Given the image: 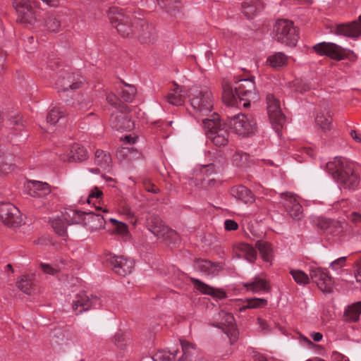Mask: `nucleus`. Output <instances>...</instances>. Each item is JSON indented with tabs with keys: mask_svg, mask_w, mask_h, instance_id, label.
<instances>
[{
	"mask_svg": "<svg viewBox=\"0 0 361 361\" xmlns=\"http://www.w3.org/2000/svg\"><path fill=\"white\" fill-rule=\"evenodd\" d=\"M333 178L345 189L355 190L360 183V176L353 163L344 157H335L326 165Z\"/></svg>",
	"mask_w": 361,
	"mask_h": 361,
	"instance_id": "obj_1",
	"label": "nucleus"
},
{
	"mask_svg": "<svg viewBox=\"0 0 361 361\" xmlns=\"http://www.w3.org/2000/svg\"><path fill=\"white\" fill-rule=\"evenodd\" d=\"M188 97L193 110L194 116L197 119L210 118L213 109L212 92L208 87L192 86L188 90Z\"/></svg>",
	"mask_w": 361,
	"mask_h": 361,
	"instance_id": "obj_2",
	"label": "nucleus"
},
{
	"mask_svg": "<svg viewBox=\"0 0 361 361\" xmlns=\"http://www.w3.org/2000/svg\"><path fill=\"white\" fill-rule=\"evenodd\" d=\"M210 118H203V126L209 139L216 147L226 146L228 142L229 132L221 123L219 114L213 113Z\"/></svg>",
	"mask_w": 361,
	"mask_h": 361,
	"instance_id": "obj_3",
	"label": "nucleus"
},
{
	"mask_svg": "<svg viewBox=\"0 0 361 361\" xmlns=\"http://www.w3.org/2000/svg\"><path fill=\"white\" fill-rule=\"evenodd\" d=\"M182 355L176 360V350L173 352L160 350L152 357L153 361H197L200 359V350L194 345L181 342Z\"/></svg>",
	"mask_w": 361,
	"mask_h": 361,
	"instance_id": "obj_4",
	"label": "nucleus"
},
{
	"mask_svg": "<svg viewBox=\"0 0 361 361\" xmlns=\"http://www.w3.org/2000/svg\"><path fill=\"white\" fill-rule=\"evenodd\" d=\"M108 17L111 25L122 37H127L135 35V30L133 28V26L136 27L135 21L133 23L121 8L111 7L108 11Z\"/></svg>",
	"mask_w": 361,
	"mask_h": 361,
	"instance_id": "obj_5",
	"label": "nucleus"
},
{
	"mask_svg": "<svg viewBox=\"0 0 361 361\" xmlns=\"http://www.w3.org/2000/svg\"><path fill=\"white\" fill-rule=\"evenodd\" d=\"M275 39L287 46L295 47L297 44L298 35L293 23L288 20H278L274 27Z\"/></svg>",
	"mask_w": 361,
	"mask_h": 361,
	"instance_id": "obj_6",
	"label": "nucleus"
},
{
	"mask_svg": "<svg viewBox=\"0 0 361 361\" xmlns=\"http://www.w3.org/2000/svg\"><path fill=\"white\" fill-rule=\"evenodd\" d=\"M13 6L22 23L34 25L40 21L42 11L32 7L28 0H13Z\"/></svg>",
	"mask_w": 361,
	"mask_h": 361,
	"instance_id": "obj_7",
	"label": "nucleus"
},
{
	"mask_svg": "<svg viewBox=\"0 0 361 361\" xmlns=\"http://www.w3.org/2000/svg\"><path fill=\"white\" fill-rule=\"evenodd\" d=\"M267 114L273 128L279 136L286 121V118L281 111L279 100L272 94H268L266 97Z\"/></svg>",
	"mask_w": 361,
	"mask_h": 361,
	"instance_id": "obj_8",
	"label": "nucleus"
},
{
	"mask_svg": "<svg viewBox=\"0 0 361 361\" xmlns=\"http://www.w3.org/2000/svg\"><path fill=\"white\" fill-rule=\"evenodd\" d=\"M229 125L235 133L243 137L253 133L257 128L255 118L252 114L235 115L231 118Z\"/></svg>",
	"mask_w": 361,
	"mask_h": 361,
	"instance_id": "obj_9",
	"label": "nucleus"
},
{
	"mask_svg": "<svg viewBox=\"0 0 361 361\" xmlns=\"http://www.w3.org/2000/svg\"><path fill=\"white\" fill-rule=\"evenodd\" d=\"M235 93L239 99L240 104L244 107H248L250 102L258 98V93L256 90L253 78L240 79L235 86Z\"/></svg>",
	"mask_w": 361,
	"mask_h": 361,
	"instance_id": "obj_10",
	"label": "nucleus"
},
{
	"mask_svg": "<svg viewBox=\"0 0 361 361\" xmlns=\"http://www.w3.org/2000/svg\"><path fill=\"white\" fill-rule=\"evenodd\" d=\"M0 221L9 227H19L23 223L20 210L10 202H0Z\"/></svg>",
	"mask_w": 361,
	"mask_h": 361,
	"instance_id": "obj_11",
	"label": "nucleus"
},
{
	"mask_svg": "<svg viewBox=\"0 0 361 361\" xmlns=\"http://www.w3.org/2000/svg\"><path fill=\"white\" fill-rule=\"evenodd\" d=\"M280 196V203L290 216L294 220L300 221L303 217L302 207L294 194L286 192L281 193Z\"/></svg>",
	"mask_w": 361,
	"mask_h": 361,
	"instance_id": "obj_12",
	"label": "nucleus"
},
{
	"mask_svg": "<svg viewBox=\"0 0 361 361\" xmlns=\"http://www.w3.org/2000/svg\"><path fill=\"white\" fill-rule=\"evenodd\" d=\"M313 49L320 56H326L334 60L341 61L345 58V49L332 42H322L313 46Z\"/></svg>",
	"mask_w": 361,
	"mask_h": 361,
	"instance_id": "obj_13",
	"label": "nucleus"
},
{
	"mask_svg": "<svg viewBox=\"0 0 361 361\" xmlns=\"http://www.w3.org/2000/svg\"><path fill=\"white\" fill-rule=\"evenodd\" d=\"M135 24H136V29L134 35L141 43L151 44L157 40V32L152 24H149L143 19H136Z\"/></svg>",
	"mask_w": 361,
	"mask_h": 361,
	"instance_id": "obj_14",
	"label": "nucleus"
},
{
	"mask_svg": "<svg viewBox=\"0 0 361 361\" xmlns=\"http://www.w3.org/2000/svg\"><path fill=\"white\" fill-rule=\"evenodd\" d=\"M120 107L121 111L117 109L111 115L110 125L116 130H130L133 128V123L127 115L129 108L125 104H122Z\"/></svg>",
	"mask_w": 361,
	"mask_h": 361,
	"instance_id": "obj_15",
	"label": "nucleus"
},
{
	"mask_svg": "<svg viewBox=\"0 0 361 361\" xmlns=\"http://www.w3.org/2000/svg\"><path fill=\"white\" fill-rule=\"evenodd\" d=\"M310 276L318 288L323 293H329L333 290V281L328 271L321 268L310 270Z\"/></svg>",
	"mask_w": 361,
	"mask_h": 361,
	"instance_id": "obj_16",
	"label": "nucleus"
},
{
	"mask_svg": "<svg viewBox=\"0 0 361 361\" xmlns=\"http://www.w3.org/2000/svg\"><path fill=\"white\" fill-rule=\"evenodd\" d=\"M82 83L81 76L72 73H66L59 76L56 85L59 92H67L79 89Z\"/></svg>",
	"mask_w": 361,
	"mask_h": 361,
	"instance_id": "obj_17",
	"label": "nucleus"
},
{
	"mask_svg": "<svg viewBox=\"0 0 361 361\" xmlns=\"http://www.w3.org/2000/svg\"><path fill=\"white\" fill-rule=\"evenodd\" d=\"M331 32L337 35L356 38L361 35L360 16L351 23L338 24L332 27Z\"/></svg>",
	"mask_w": 361,
	"mask_h": 361,
	"instance_id": "obj_18",
	"label": "nucleus"
},
{
	"mask_svg": "<svg viewBox=\"0 0 361 361\" xmlns=\"http://www.w3.org/2000/svg\"><path fill=\"white\" fill-rule=\"evenodd\" d=\"M99 303V298L97 297L90 298L85 293L82 292L76 295L73 300L72 307L76 314H80L94 307Z\"/></svg>",
	"mask_w": 361,
	"mask_h": 361,
	"instance_id": "obj_19",
	"label": "nucleus"
},
{
	"mask_svg": "<svg viewBox=\"0 0 361 361\" xmlns=\"http://www.w3.org/2000/svg\"><path fill=\"white\" fill-rule=\"evenodd\" d=\"M109 260L115 273L121 276L130 274L134 268V262L123 256L110 257Z\"/></svg>",
	"mask_w": 361,
	"mask_h": 361,
	"instance_id": "obj_20",
	"label": "nucleus"
},
{
	"mask_svg": "<svg viewBox=\"0 0 361 361\" xmlns=\"http://www.w3.org/2000/svg\"><path fill=\"white\" fill-rule=\"evenodd\" d=\"M82 224L87 226L91 231H94L104 228L106 221L100 214H96L94 212H85Z\"/></svg>",
	"mask_w": 361,
	"mask_h": 361,
	"instance_id": "obj_21",
	"label": "nucleus"
},
{
	"mask_svg": "<svg viewBox=\"0 0 361 361\" xmlns=\"http://www.w3.org/2000/svg\"><path fill=\"white\" fill-rule=\"evenodd\" d=\"M243 286L252 293L269 292L271 288L269 282L259 276H255L250 281L243 283Z\"/></svg>",
	"mask_w": 361,
	"mask_h": 361,
	"instance_id": "obj_22",
	"label": "nucleus"
},
{
	"mask_svg": "<svg viewBox=\"0 0 361 361\" xmlns=\"http://www.w3.org/2000/svg\"><path fill=\"white\" fill-rule=\"evenodd\" d=\"M68 264V260L64 258H58L53 263L39 264V267L45 274L55 276L63 270Z\"/></svg>",
	"mask_w": 361,
	"mask_h": 361,
	"instance_id": "obj_23",
	"label": "nucleus"
},
{
	"mask_svg": "<svg viewBox=\"0 0 361 361\" xmlns=\"http://www.w3.org/2000/svg\"><path fill=\"white\" fill-rule=\"evenodd\" d=\"M87 157V152L83 146L79 144H73L70 153L62 157L61 159L63 161H82L86 160Z\"/></svg>",
	"mask_w": 361,
	"mask_h": 361,
	"instance_id": "obj_24",
	"label": "nucleus"
},
{
	"mask_svg": "<svg viewBox=\"0 0 361 361\" xmlns=\"http://www.w3.org/2000/svg\"><path fill=\"white\" fill-rule=\"evenodd\" d=\"M195 267L206 275L217 274L221 269L219 264L202 259L195 261Z\"/></svg>",
	"mask_w": 361,
	"mask_h": 361,
	"instance_id": "obj_25",
	"label": "nucleus"
},
{
	"mask_svg": "<svg viewBox=\"0 0 361 361\" xmlns=\"http://www.w3.org/2000/svg\"><path fill=\"white\" fill-rule=\"evenodd\" d=\"M85 215V212L72 208H66L62 212L63 219L68 225L82 224Z\"/></svg>",
	"mask_w": 361,
	"mask_h": 361,
	"instance_id": "obj_26",
	"label": "nucleus"
},
{
	"mask_svg": "<svg viewBox=\"0 0 361 361\" xmlns=\"http://www.w3.org/2000/svg\"><path fill=\"white\" fill-rule=\"evenodd\" d=\"M288 56L283 52H276L267 57L266 64L268 66L279 70L288 65Z\"/></svg>",
	"mask_w": 361,
	"mask_h": 361,
	"instance_id": "obj_27",
	"label": "nucleus"
},
{
	"mask_svg": "<svg viewBox=\"0 0 361 361\" xmlns=\"http://www.w3.org/2000/svg\"><path fill=\"white\" fill-rule=\"evenodd\" d=\"M51 192L48 183L40 181H32L29 186V194L34 197H44Z\"/></svg>",
	"mask_w": 361,
	"mask_h": 361,
	"instance_id": "obj_28",
	"label": "nucleus"
},
{
	"mask_svg": "<svg viewBox=\"0 0 361 361\" xmlns=\"http://www.w3.org/2000/svg\"><path fill=\"white\" fill-rule=\"evenodd\" d=\"M231 194L235 199L241 200L246 204L252 203L254 201V196L252 192L244 185H237L232 188Z\"/></svg>",
	"mask_w": 361,
	"mask_h": 361,
	"instance_id": "obj_29",
	"label": "nucleus"
},
{
	"mask_svg": "<svg viewBox=\"0 0 361 361\" xmlns=\"http://www.w3.org/2000/svg\"><path fill=\"white\" fill-rule=\"evenodd\" d=\"M262 8L259 0H245L242 4L243 13L248 19L255 16L262 10Z\"/></svg>",
	"mask_w": 361,
	"mask_h": 361,
	"instance_id": "obj_30",
	"label": "nucleus"
},
{
	"mask_svg": "<svg viewBox=\"0 0 361 361\" xmlns=\"http://www.w3.org/2000/svg\"><path fill=\"white\" fill-rule=\"evenodd\" d=\"M173 86L174 87L166 96V99L172 105L180 106L184 103L185 94H183L181 87L176 83H174Z\"/></svg>",
	"mask_w": 361,
	"mask_h": 361,
	"instance_id": "obj_31",
	"label": "nucleus"
},
{
	"mask_svg": "<svg viewBox=\"0 0 361 361\" xmlns=\"http://www.w3.org/2000/svg\"><path fill=\"white\" fill-rule=\"evenodd\" d=\"M191 280L195 286V288L202 293L212 296H216L219 298L225 297V293L216 290L214 288L209 286V285L202 282L198 279H192Z\"/></svg>",
	"mask_w": 361,
	"mask_h": 361,
	"instance_id": "obj_32",
	"label": "nucleus"
},
{
	"mask_svg": "<svg viewBox=\"0 0 361 361\" xmlns=\"http://www.w3.org/2000/svg\"><path fill=\"white\" fill-rule=\"evenodd\" d=\"M222 99L224 102L228 106L240 105L239 99L235 93V90L229 84H224L223 86Z\"/></svg>",
	"mask_w": 361,
	"mask_h": 361,
	"instance_id": "obj_33",
	"label": "nucleus"
},
{
	"mask_svg": "<svg viewBox=\"0 0 361 361\" xmlns=\"http://www.w3.org/2000/svg\"><path fill=\"white\" fill-rule=\"evenodd\" d=\"M219 315L222 317L221 324L225 326L231 327V336L228 335V337L230 338L231 343H234L238 338V332L235 329L233 328L235 319L233 314L224 311H221L219 313Z\"/></svg>",
	"mask_w": 361,
	"mask_h": 361,
	"instance_id": "obj_34",
	"label": "nucleus"
},
{
	"mask_svg": "<svg viewBox=\"0 0 361 361\" xmlns=\"http://www.w3.org/2000/svg\"><path fill=\"white\" fill-rule=\"evenodd\" d=\"M361 314V301L347 307L344 311V317L346 321L355 322L359 320Z\"/></svg>",
	"mask_w": 361,
	"mask_h": 361,
	"instance_id": "obj_35",
	"label": "nucleus"
},
{
	"mask_svg": "<svg viewBox=\"0 0 361 361\" xmlns=\"http://www.w3.org/2000/svg\"><path fill=\"white\" fill-rule=\"evenodd\" d=\"M155 222L152 220L148 222L149 224V230L152 232L154 235H157L159 238H163L168 233L169 228L164 226L161 221L157 218L154 219Z\"/></svg>",
	"mask_w": 361,
	"mask_h": 361,
	"instance_id": "obj_36",
	"label": "nucleus"
},
{
	"mask_svg": "<svg viewBox=\"0 0 361 361\" xmlns=\"http://www.w3.org/2000/svg\"><path fill=\"white\" fill-rule=\"evenodd\" d=\"M94 163L104 169L109 168L111 163V157L109 153L97 149L95 152Z\"/></svg>",
	"mask_w": 361,
	"mask_h": 361,
	"instance_id": "obj_37",
	"label": "nucleus"
},
{
	"mask_svg": "<svg viewBox=\"0 0 361 361\" xmlns=\"http://www.w3.org/2000/svg\"><path fill=\"white\" fill-rule=\"evenodd\" d=\"M255 247L259 250L262 259L266 262H270L272 259V248L271 245L263 240H258Z\"/></svg>",
	"mask_w": 361,
	"mask_h": 361,
	"instance_id": "obj_38",
	"label": "nucleus"
},
{
	"mask_svg": "<svg viewBox=\"0 0 361 361\" xmlns=\"http://www.w3.org/2000/svg\"><path fill=\"white\" fill-rule=\"evenodd\" d=\"M331 121L332 119L329 113H319L315 118L316 124L323 130L330 129Z\"/></svg>",
	"mask_w": 361,
	"mask_h": 361,
	"instance_id": "obj_39",
	"label": "nucleus"
},
{
	"mask_svg": "<svg viewBox=\"0 0 361 361\" xmlns=\"http://www.w3.org/2000/svg\"><path fill=\"white\" fill-rule=\"evenodd\" d=\"M239 250L245 255V259L252 263L257 257V251L255 247L247 243H242L239 245Z\"/></svg>",
	"mask_w": 361,
	"mask_h": 361,
	"instance_id": "obj_40",
	"label": "nucleus"
},
{
	"mask_svg": "<svg viewBox=\"0 0 361 361\" xmlns=\"http://www.w3.org/2000/svg\"><path fill=\"white\" fill-rule=\"evenodd\" d=\"M136 87L131 85L124 83V86L121 89V97L128 102H131L136 94Z\"/></svg>",
	"mask_w": 361,
	"mask_h": 361,
	"instance_id": "obj_41",
	"label": "nucleus"
},
{
	"mask_svg": "<svg viewBox=\"0 0 361 361\" xmlns=\"http://www.w3.org/2000/svg\"><path fill=\"white\" fill-rule=\"evenodd\" d=\"M290 274L294 281L299 285H306L310 282V277L304 271L299 269H291Z\"/></svg>",
	"mask_w": 361,
	"mask_h": 361,
	"instance_id": "obj_42",
	"label": "nucleus"
},
{
	"mask_svg": "<svg viewBox=\"0 0 361 361\" xmlns=\"http://www.w3.org/2000/svg\"><path fill=\"white\" fill-rule=\"evenodd\" d=\"M63 115V111L60 107L54 106L48 113L47 121L50 124H55Z\"/></svg>",
	"mask_w": 361,
	"mask_h": 361,
	"instance_id": "obj_43",
	"label": "nucleus"
},
{
	"mask_svg": "<svg viewBox=\"0 0 361 361\" xmlns=\"http://www.w3.org/2000/svg\"><path fill=\"white\" fill-rule=\"evenodd\" d=\"M348 228V225L344 220H333L329 233L334 235L341 234L345 232Z\"/></svg>",
	"mask_w": 361,
	"mask_h": 361,
	"instance_id": "obj_44",
	"label": "nucleus"
},
{
	"mask_svg": "<svg viewBox=\"0 0 361 361\" xmlns=\"http://www.w3.org/2000/svg\"><path fill=\"white\" fill-rule=\"evenodd\" d=\"M51 226L56 233L59 235L66 238L67 236L66 226L62 219H54L51 221Z\"/></svg>",
	"mask_w": 361,
	"mask_h": 361,
	"instance_id": "obj_45",
	"label": "nucleus"
},
{
	"mask_svg": "<svg viewBox=\"0 0 361 361\" xmlns=\"http://www.w3.org/2000/svg\"><path fill=\"white\" fill-rule=\"evenodd\" d=\"M267 305V301L263 298H252L247 300V305L241 308V310H245L247 308H260L266 306Z\"/></svg>",
	"mask_w": 361,
	"mask_h": 361,
	"instance_id": "obj_46",
	"label": "nucleus"
},
{
	"mask_svg": "<svg viewBox=\"0 0 361 361\" xmlns=\"http://www.w3.org/2000/svg\"><path fill=\"white\" fill-rule=\"evenodd\" d=\"M45 26L50 32H58L61 27V21L54 16H50L45 21Z\"/></svg>",
	"mask_w": 361,
	"mask_h": 361,
	"instance_id": "obj_47",
	"label": "nucleus"
},
{
	"mask_svg": "<svg viewBox=\"0 0 361 361\" xmlns=\"http://www.w3.org/2000/svg\"><path fill=\"white\" fill-rule=\"evenodd\" d=\"M18 288L26 294H30L31 291V281L28 276H23L18 282Z\"/></svg>",
	"mask_w": 361,
	"mask_h": 361,
	"instance_id": "obj_48",
	"label": "nucleus"
},
{
	"mask_svg": "<svg viewBox=\"0 0 361 361\" xmlns=\"http://www.w3.org/2000/svg\"><path fill=\"white\" fill-rule=\"evenodd\" d=\"M333 220L324 217H319L316 220L318 228L323 231H330Z\"/></svg>",
	"mask_w": 361,
	"mask_h": 361,
	"instance_id": "obj_49",
	"label": "nucleus"
},
{
	"mask_svg": "<svg viewBox=\"0 0 361 361\" xmlns=\"http://www.w3.org/2000/svg\"><path fill=\"white\" fill-rule=\"evenodd\" d=\"M346 257H339L330 264V268L333 270H338L345 266Z\"/></svg>",
	"mask_w": 361,
	"mask_h": 361,
	"instance_id": "obj_50",
	"label": "nucleus"
},
{
	"mask_svg": "<svg viewBox=\"0 0 361 361\" xmlns=\"http://www.w3.org/2000/svg\"><path fill=\"white\" fill-rule=\"evenodd\" d=\"M79 109L85 111L92 106V102L89 98H83L82 97L78 100Z\"/></svg>",
	"mask_w": 361,
	"mask_h": 361,
	"instance_id": "obj_51",
	"label": "nucleus"
},
{
	"mask_svg": "<svg viewBox=\"0 0 361 361\" xmlns=\"http://www.w3.org/2000/svg\"><path fill=\"white\" fill-rule=\"evenodd\" d=\"M102 195H103L102 191L100 189H99V188L94 187V188H93L90 190V193L88 195V197H87V202L88 203H90V200L92 199H93V198H100V197H102Z\"/></svg>",
	"mask_w": 361,
	"mask_h": 361,
	"instance_id": "obj_52",
	"label": "nucleus"
},
{
	"mask_svg": "<svg viewBox=\"0 0 361 361\" xmlns=\"http://www.w3.org/2000/svg\"><path fill=\"white\" fill-rule=\"evenodd\" d=\"M200 171L206 176H210L215 173L216 168L214 164H209L206 165H202L201 166Z\"/></svg>",
	"mask_w": 361,
	"mask_h": 361,
	"instance_id": "obj_53",
	"label": "nucleus"
},
{
	"mask_svg": "<svg viewBox=\"0 0 361 361\" xmlns=\"http://www.w3.org/2000/svg\"><path fill=\"white\" fill-rule=\"evenodd\" d=\"M110 221L117 226V230L120 233L123 234L127 232V226L124 223L118 221L113 218L110 219Z\"/></svg>",
	"mask_w": 361,
	"mask_h": 361,
	"instance_id": "obj_54",
	"label": "nucleus"
},
{
	"mask_svg": "<svg viewBox=\"0 0 361 361\" xmlns=\"http://www.w3.org/2000/svg\"><path fill=\"white\" fill-rule=\"evenodd\" d=\"M157 1L161 8L170 9L178 0H157Z\"/></svg>",
	"mask_w": 361,
	"mask_h": 361,
	"instance_id": "obj_55",
	"label": "nucleus"
},
{
	"mask_svg": "<svg viewBox=\"0 0 361 361\" xmlns=\"http://www.w3.org/2000/svg\"><path fill=\"white\" fill-rule=\"evenodd\" d=\"M224 226L226 231H235L238 228V225L235 221L227 219L224 222Z\"/></svg>",
	"mask_w": 361,
	"mask_h": 361,
	"instance_id": "obj_56",
	"label": "nucleus"
},
{
	"mask_svg": "<svg viewBox=\"0 0 361 361\" xmlns=\"http://www.w3.org/2000/svg\"><path fill=\"white\" fill-rule=\"evenodd\" d=\"M106 100L112 106L117 105L119 101L118 98L113 93H109L106 95Z\"/></svg>",
	"mask_w": 361,
	"mask_h": 361,
	"instance_id": "obj_57",
	"label": "nucleus"
},
{
	"mask_svg": "<svg viewBox=\"0 0 361 361\" xmlns=\"http://www.w3.org/2000/svg\"><path fill=\"white\" fill-rule=\"evenodd\" d=\"M348 218L353 223L357 224L361 222V214L358 212H352Z\"/></svg>",
	"mask_w": 361,
	"mask_h": 361,
	"instance_id": "obj_58",
	"label": "nucleus"
},
{
	"mask_svg": "<svg viewBox=\"0 0 361 361\" xmlns=\"http://www.w3.org/2000/svg\"><path fill=\"white\" fill-rule=\"evenodd\" d=\"M299 339L300 343L307 347H311L313 345V343L308 338L304 336H300Z\"/></svg>",
	"mask_w": 361,
	"mask_h": 361,
	"instance_id": "obj_59",
	"label": "nucleus"
},
{
	"mask_svg": "<svg viewBox=\"0 0 361 361\" xmlns=\"http://www.w3.org/2000/svg\"><path fill=\"white\" fill-rule=\"evenodd\" d=\"M352 138L357 142H361V135L359 134L356 130H352L350 133Z\"/></svg>",
	"mask_w": 361,
	"mask_h": 361,
	"instance_id": "obj_60",
	"label": "nucleus"
},
{
	"mask_svg": "<svg viewBox=\"0 0 361 361\" xmlns=\"http://www.w3.org/2000/svg\"><path fill=\"white\" fill-rule=\"evenodd\" d=\"M310 336L315 342H319L323 338L322 334L319 332H312Z\"/></svg>",
	"mask_w": 361,
	"mask_h": 361,
	"instance_id": "obj_61",
	"label": "nucleus"
},
{
	"mask_svg": "<svg viewBox=\"0 0 361 361\" xmlns=\"http://www.w3.org/2000/svg\"><path fill=\"white\" fill-rule=\"evenodd\" d=\"M9 121L11 124H13L14 126L22 125V121L19 116L13 117L11 118Z\"/></svg>",
	"mask_w": 361,
	"mask_h": 361,
	"instance_id": "obj_62",
	"label": "nucleus"
},
{
	"mask_svg": "<svg viewBox=\"0 0 361 361\" xmlns=\"http://www.w3.org/2000/svg\"><path fill=\"white\" fill-rule=\"evenodd\" d=\"M257 323L260 326V327L262 328V329L263 331H265L267 329L268 325H267V322L264 320H263L262 319L258 318Z\"/></svg>",
	"mask_w": 361,
	"mask_h": 361,
	"instance_id": "obj_63",
	"label": "nucleus"
},
{
	"mask_svg": "<svg viewBox=\"0 0 361 361\" xmlns=\"http://www.w3.org/2000/svg\"><path fill=\"white\" fill-rule=\"evenodd\" d=\"M136 137H132L131 135H126L125 137H124V140L128 142V143H132V144H134L136 141Z\"/></svg>",
	"mask_w": 361,
	"mask_h": 361,
	"instance_id": "obj_64",
	"label": "nucleus"
}]
</instances>
